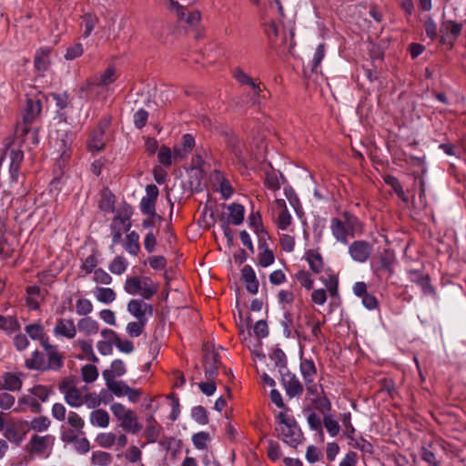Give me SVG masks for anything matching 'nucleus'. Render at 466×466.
Masks as SVG:
<instances>
[{
  "instance_id": "35",
  "label": "nucleus",
  "mask_w": 466,
  "mask_h": 466,
  "mask_svg": "<svg viewBox=\"0 0 466 466\" xmlns=\"http://www.w3.org/2000/svg\"><path fill=\"white\" fill-rule=\"evenodd\" d=\"M305 258L314 273L321 272L323 268V260L320 254L316 250H308L305 254Z\"/></svg>"
},
{
  "instance_id": "56",
  "label": "nucleus",
  "mask_w": 466,
  "mask_h": 466,
  "mask_svg": "<svg viewBox=\"0 0 466 466\" xmlns=\"http://www.w3.org/2000/svg\"><path fill=\"white\" fill-rule=\"evenodd\" d=\"M191 416L194 420L201 425H205L208 422V412L202 406H197L192 409Z\"/></svg>"
},
{
  "instance_id": "25",
  "label": "nucleus",
  "mask_w": 466,
  "mask_h": 466,
  "mask_svg": "<svg viewBox=\"0 0 466 466\" xmlns=\"http://www.w3.org/2000/svg\"><path fill=\"white\" fill-rule=\"evenodd\" d=\"M89 422L92 426L97 428H107L110 422V417L106 410L96 409L91 411Z\"/></svg>"
},
{
  "instance_id": "4",
  "label": "nucleus",
  "mask_w": 466,
  "mask_h": 466,
  "mask_svg": "<svg viewBox=\"0 0 466 466\" xmlns=\"http://www.w3.org/2000/svg\"><path fill=\"white\" fill-rule=\"evenodd\" d=\"M124 290L129 295L149 299L157 292L158 284L146 276H133L125 280Z\"/></svg>"
},
{
  "instance_id": "31",
  "label": "nucleus",
  "mask_w": 466,
  "mask_h": 466,
  "mask_svg": "<svg viewBox=\"0 0 466 466\" xmlns=\"http://www.w3.org/2000/svg\"><path fill=\"white\" fill-rule=\"evenodd\" d=\"M127 372L126 365L121 360H115L111 363L110 370H106L103 372L104 380L107 379L116 380V377H121Z\"/></svg>"
},
{
  "instance_id": "12",
  "label": "nucleus",
  "mask_w": 466,
  "mask_h": 466,
  "mask_svg": "<svg viewBox=\"0 0 466 466\" xmlns=\"http://www.w3.org/2000/svg\"><path fill=\"white\" fill-rule=\"evenodd\" d=\"M77 332L75 322L71 319L59 318L53 329L54 336L57 339H72Z\"/></svg>"
},
{
  "instance_id": "63",
  "label": "nucleus",
  "mask_w": 466,
  "mask_h": 466,
  "mask_svg": "<svg viewBox=\"0 0 466 466\" xmlns=\"http://www.w3.org/2000/svg\"><path fill=\"white\" fill-rule=\"evenodd\" d=\"M67 423L76 431H82L85 426L84 420L75 411H70L67 416Z\"/></svg>"
},
{
  "instance_id": "26",
  "label": "nucleus",
  "mask_w": 466,
  "mask_h": 466,
  "mask_svg": "<svg viewBox=\"0 0 466 466\" xmlns=\"http://www.w3.org/2000/svg\"><path fill=\"white\" fill-rule=\"evenodd\" d=\"M228 221L233 225H240L244 220L245 208L238 203H231L227 207Z\"/></svg>"
},
{
  "instance_id": "39",
  "label": "nucleus",
  "mask_w": 466,
  "mask_h": 466,
  "mask_svg": "<svg viewBox=\"0 0 466 466\" xmlns=\"http://www.w3.org/2000/svg\"><path fill=\"white\" fill-rule=\"evenodd\" d=\"M113 457L109 452L103 451H93L91 463L96 466H108L112 463Z\"/></svg>"
},
{
  "instance_id": "51",
  "label": "nucleus",
  "mask_w": 466,
  "mask_h": 466,
  "mask_svg": "<svg viewBox=\"0 0 466 466\" xmlns=\"http://www.w3.org/2000/svg\"><path fill=\"white\" fill-rule=\"evenodd\" d=\"M158 161L161 165L169 167L172 164V161L180 160L179 158L174 157V152L170 150L167 147H161L159 148L158 154H157Z\"/></svg>"
},
{
  "instance_id": "40",
  "label": "nucleus",
  "mask_w": 466,
  "mask_h": 466,
  "mask_svg": "<svg viewBox=\"0 0 466 466\" xmlns=\"http://www.w3.org/2000/svg\"><path fill=\"white\" fill-rule=\"evenodd\" d=\"M4 388L15 391L19 390L22 387V380L18 374L5 373L3 377Z\"/></svg>"
},
{
  "instance_id": "8",
  "label": "nucleus",
  "mask_w": 466,
  "mask_h": 466,
  "mask_svg": "<svg viewBox=\"0 0 466 466\" xmlns=\"http://www.w3.org/2000/svg\"><path fill=\"white\" fill-rule=\"evenodd\" d=\"M266 33L272 46L275 47H283L290 51L295 46L293 41L295 33L292 28L287 33L277 24L272 22L267 25Z\"/></svg>"
},
{
  "instance_id": "19",
  "label": "nucleus",
  "mask_w": 466,
  "mask_h": 466,
  "mask_svg": "<svg viewBox=\"0 0 466 466\" xmlns=\"http://www.w3.org/2000/svg\"><path fill=\"white\" fill-rule=\"evenodd\" d=\"M241 277L247 290L255 295L258 291V280L251 266L245 265L241 269Z\"/></svg>"
},
{
  "instance_id": "6",
  "label": "nucleus",
  "mask_w": 466,
  "mask_h": 466,
  "mask_svg": "<svg viewBox=\"0 0 466 466\" xmlns=\"http://www.w3.org/2000/svg\"><path fill=\"white\" fill-rule=\"evenodd\" d=\"M110 410L115 417L120 421V426L126 431L137 433L141 431L142 426L138 422L135 412L127 409L121 403H114L111 405Z\"/></svg>"
},
{
  "instance_id": "64",
  "label": "nucleus",
  "mask_w": 466,
  "mask_h": 466,
  "mask_svg": "<svg viewBox=\"0 0 466 466\" xmlns=\"http://www.w3.org/2000/svg\"><path fill=\"white\" fill-rule=\"evenodd\" d=\"M97 266V259L95 255H89L86 257L82 264H81V269L85 271L86 274L94 273V271L96 269Z\"/></svg>"
},
{
  "instance_id": "46",
  "label": "nucleus",
  "mask_w": 466,
  "mask_h": 466,
  "mask_svg": "<svg viewBox=\"0 0 466 466\" xmlns=\"http://www.w3.org/2000/svg\"><path fill=\"white\" fill-rule=\"evenodd\" d=\"M82 380L86 383H92L98 378V370L93 364H86L81 368Z\"/></svg>"
},
{
  "instance_id": "14",
  "label": "nucleus",
  "mask_w": 466,
  "mask_h": 466,
  "mask_svg": "<svg viewBox=\"0 0 466 466\" xmlns=\"http://www.w3.org/2000/svg\"><path fill=\"white\" fill-rule=\"evenodd\" d=\"M159 191L156 185H147L146 187V195L141 198L139 207L142 213L155 217V203L158 197Z\"/></svg>"
},
{
  "instance_id": "50",
  "label": "nucleus",
  "mask_w": 466,
  "mask_h": 466,
  "mask_svg": "<svg viewBox=\"0 0 466 466\" xmlns=\"http://www.w3.org/2000/svg\"><path fill=\"white\" fill-rule=\"evenodd\" d=\"M307 421H308L309 428L312 431H317L319 434V436L322 438L323 437V430H322L323 420H321L320 417L317 413L310 411L307 415Z\"/></svg>"
},
{
  "instance_id": "41",
  "label": "nucleus",
  "mask_w": 466,
  "mask_h": 466,
  "mask_svg": "<svg viewBox=\"0 0 466 466\" xmlns=\"http://www.w3.org/2000/svg\"><path fill=\"white\" fill-rule=\"evenodd\" d=\"M97 17L94 15L86 14L83 15L81 27L83 28L82 36L84 38H86L91 35V33L93 32L94 28L97 24Z\"/></svg>"
},
{
  "instance_id": "38",
  "label": "nucleus",
  "mask_w": 466,
  "mask_h": 466,
  "mask_svg": "<svg viewBox=\"0 0 466 466\" xmlns=\"http://www.w3.org/2000/svg\"><path fill=\"white\" fill-rule=\"evenodd\" d=\"M0 329L7 334H13L20 329V324L12 316H0Z\"/></svg>"
},
{
  "instance_id": "2",
  "label": "nucleus",
  "mask_w": 466,
  "mask_h": 466,
  "mask_svg": "<svg viewBox=\"0 0 466 466\" xmlns=\"http://www.w3.org/2000/svg\"><path fill=\"white\" fill-rule=\"evenodd\" d=\"M276 431L278 436L286 444L296 448L302 442L303 434L294 417L286 410L279 413L277 417Z\"/></svg>"
},
{
  "instance_id": "13",
  "label": "nucleus",
  "mask_w": 466,
  "mask_h": 466,
  "mask_svg": "<svg viewBox=\"0 0 466 466\" xmlns=\"http://www.w3.org/2000/svg\"><path fill=\"white\" fill-rule=\"evenodd\" d=\"M27 433L26 421H14L6 425L5 429V437L15 445H19Z\"/></svg>"
},
{
  "instance_id": "32",
  "label": "nucleus",
  "mask_w": 466,
  "mask_h": 466,
  "mask_svg": "<svg viewBox=\"0 0 466 466\" xmlns=\"http://www.w3.org/2000/svg\"><path fill=\"white\" fill-rule=\"evenodd\" d=\"M124 248L126 251L133 256H136L140 251L139 245V235L131 231L127 234L125 241H124Z\"/></svg>"
},
{
  "instance_id": "55",
  "label": "nucleus",
  "mask_w": 466,
  "mask_h": 466,
  "mask_svg": "<svg viewBox=\"0 0 466 466\" xmlns=\"http://www.w3.org/2000/svg\"><path fill=\"white\" fill-rule=\"evenodd\" d=\"M291 232H279L280 238V245L286 252H291L295 247V239L290 235Z\"/></svg>"
},
{
  "instance_id": "60",
  "label": "nucleus",
  "mask_w": 466,
  "mask_h": 466,
  "mask_svg": "<svg viewBox=\"0 0 466 466\" xmlns=\"http://www.w3.org/2000/svg\"><path fill=\"white\" fill-rule=\"evenodd\" d=\"M84 53L83 46L80 43H76L67 47L66 52L65 54V58L66 60H74L79 56H81Z\"/></svg>"
},
{
  "instance_id": "37",
  "label": "nucleus",
  "mask_w": 466,
  "mask_h": 466,
  "mask_svg": "<svg viewBox=\"0 0 466 466\" xmlns=\"http://www.w3.org/2000/svg\"><path fill=\"white\" fill-rule=\"evenodd\" d=\"M106 385L107 389L116 397H124L129 389V386L122 380H116L113 379H107Z\"/></svg>"
},
{
  "instance_id": "29",
  "label": "nucleus",
  "mask_w": 466,
  "mask_h": 466,
  "mask_svg": "<svg viewBox=\"0 0 466 466\" xmlns=\"http://www.w3.org/2000/svg\"><path fill=\"white\" fill-rule=\"evenodd\" d=\"M76 345L79 347L82 351V353L77 357L79 360H88L93 363H97L99 361L98 358L94 352L91 341L79 339L76 342Z\"/></svg>"
},
{
  "instance_id": "48",
  "label": "nucleus",
  "mask_w": 466,
  "mask_h": 466,
  "mask_svg": "<svg viewBox=\"0 0 466 466\" xmlns=\"http://www.w3.org/2000/svg\"><path fill=\"white\" fill-rule=\"evenodd\" d=\"M295 279L299 281V283L303 287L304 289L309 290L313 289L314 285V279L312 278L311 274L304 269L299 270L295 274Z\"/></svg>"
},
{
  "instance_id": "33",
  "label": "nucleus",
  "mask_w": 466,
  "mask_h": 466,
  "mask_svg": "<svg viewBox=\"0 0 466 466\" xmlns=\"http://www.w3.org/2000/svg\"><path fill=\"white\" fill-rule=\"evenodd\" d=\"M77 329L86 336L96 334L99 330L98 322L89 317L83 318L77 322Z\"/></svg>"
},
{
  "instance_id": "22",
  "label": "nucleus",
  "mask_w": 466,
  "mask_h": 466,
  "mask_svg": "<svg viewBox=\"0 0 466 466\" xmlns=\"http://www.w3.org/2000/svg\"><path fill=\"white\" fill-rule=\"evenodd\" d=\"M299 368L306 385L313 383L317 373L314 361L312 360L301 359Z\"/></svg>"
},
{
  "instance_id": "28",
  "label": "nucleus",
  "mask_w": 466,
  "mask_h": 466,
  "mask_svg": "<svg viewBox=\"0 0 466 466\" xmlns=\"http://www.w3.org/2000/svg\"><path fill=\"white\" fill-rule=\"evenodd\" d=\"M195 139L190 134H186L182 137L180 147H174V157L182 159L184 158L194 147Z\"/></svg>"
},
{
  "instance_id": "54",
  "label": "nucleus",
  "mask_w": 466,
  "mask_h": 466,
  "mask_svg": "<svg viewBox=\"0 0 466 466\" xmlns=\"http://www.w3.org/2000/svg\"><path fill=\"white\" fill-rule=\"evenodd\" d=\"M325 45L319 44L318 47L315 50L314 56L310 62L311 70L313 72H316L318 67L319 66L321 61L323 60L325 56Z\"/></svg>"
},
{
  "instance_id": "9",
  "label": "nucleus",
  "mask_w": 466,
  "mask_h": 466,
  "mask_svg": "<svg viewBox=\"0 0 466 466\" xmlns=\"http://www.w3.org/2000/svg\"><path fill=\"white\" fill-rule=\"evenodd\" d=\"M59 390L64 394L65 400L69 406L78 408L84 404V396L72 380L65 379L59 385Z\"/></svg>"
},
{
  "instance_id": "7",
  "label": "nucleus",
  "mask_w": 466,
  "mask_h": 466,
  "mask_svg": "<svg viewBox=\"0 0 466 466\" xmlns=\"http://www.w3.org/2000/svg\"><path fill=\"white\" fill-rule=\"evenodd\" d=\"M273 223L279 232H293V218L284 199L277 198L273 203Z\"/></svg>"
},
{
  "instance_id": "3",
  "label": "nucleus",
  "mask_w": 466,
  "mask_h": 466,
  "mask_svg": "<svg viewBox=\"0 0 466 466\" xmlns=\"http://www.w3.org/2000/svg\"><path fill=\"white\" fill-rule=\"evenodd\" d=\"M330 228L337 241L347 244L349 238L361 232V223L356 217L345 213L341 219H331Z\"/></svg>"
},
{
  "instance_id": "57",
  "label": "nucleus",
  "mask_w": 466,
  "mask_h": 466,
  "mask_svg": "<svg viewBox=\"0 0 466 466\" xmlns=\"http://www.w3.org/2000/svg\"><path fill=\"white\" fill-rule=\"evenodd\" d=\"M93 280L101 285H109L112 283V277L103 268H96L94 271Z\"/></svg>"
},
{
  "instance_id": "61",
  "label": "nucleus",
  "mask_w": 466,
  "mask_h": 466,
  "mask_svg": "<svg viewBox=\"0 0 466 466\" xmlns=\"http://www.w3.org/2000/svg\"><path fill=\"white\" fill-rule=\"evenodd\" d=\"M30 393L34 395L39 401H46L50 394V390L46 386L36 385L33 387Z\"/></svg>"
},
{
  "instance_id": "47",
  "label": "nucleus",
  "mask_w": 466,
  "mask_h": 466,
  "mask_svg": "<svg viewBox=\"0 0 466 466\" xmlns=\"http://www.w3.org/2000/svg\"><path fill=\"white\" fill-rule=\"evenodd\" d=\"M106 394V392L101 391L100 394H96V392H91L84 396V404L86 405L88 409H95L102 402L106 403V400L103 399L102 395Z\"/></svg>"
},
{
  "instance_id": "5",
  "label": "nucleus",
  "mask_w": 466,
  "mask_h": 466,
  "mask_svg": "<svg viewBox=\"0 0 466 466\" xmlns=\"http://www.w3.org/2000/svg\"><path fill=\"white\" fill-rule=\"evenodd\" d=\"M56 438L54 435L33 434L25 446V451L31 459L48 458L52 452Z\"/></svg>"
},
{
  "instance_id": "30",
  "label": "nucleus",
  "mask_w": 466,
  "mask_h": 466,
  "mask_svg": "<svg viewBox=\"0 0 466 466\" xmlns=\"http://www.w3.org/2000/svg\"><path fill=\"white\" fill-rule=\"evenodd\" d=\"M51 48L50 47H41L39 48L35 56V66L38 71H46L49 67L50 65V56Z\"/></svg>"
},
{
  "instance_id": "21",
  "label": "nucleus",
  "mask_w": 466,
  "mask_h": 466,
  "mask_svg": "<svg viewBox=\"0 0 466 466\" xmlns=\"http://www.w3.org/2000/svg\"><path fill=\"white\" fill-rule=\"evenodd\" d=\"M50 351L46 352V370H58L64 365V356L57 348H50Z\"/></svg>"
},
{
  "instance_id": "52",
  "label": "nucleus",
  "mask_w": 466,
  "mask_h": 466,
  "mask_svg": "<svg viewBox=\"0 0 466 466\" xmlns=\"http://www.w3.org/2000/svg\"><path fill=\"white\" fill-rule=\"evenodd\" d=\"M147 323V321L137 319L136 321H131L127 323L126 327L127 333L130 337L137 338L142 334Z\"/></svg>"
},
{
  "instance_id": "58",
  "label": "nucleus",
  "mask_w": 466,
  "mask_h": 466,
  "mask_svg": "<svg viewBox=\"0 0 466 466\" xmlns=\"http://www.w3.org/2000/svg\"><path fill=\"white\" fill-rule=\"evenodd\" d=\"M25 329L32 339H42L44 338V328L38 323L27 325Z\"/></svg>"
},
{
  "instance_id": "59",
  "label": "nucleus",
  "mask_w": 466,
  "mask_h": 466,
  "mask_svg": "<svg viewBox=\"0 0 466 466\" xmlns=\"http://www.w3.org/2000/svg\"><path fill=\"white\" fill-rule=\"evenodd\" d=\"M93 310V305L87 299H79L76 303V312L80 316H86Z\"/></svg>"
},
{
  "instance_id": "62",
  "label": "nucleus",
  "mask_w": 466,
  "mask_h": 466,
  "mask_svg": "<svg viewBox=\"0 0 466 466\" xmlns=\"http://www.w3.org/2000/svg\"><path fill=\"white\" fill-rule=\"evenodd\" d=\"M209 441V434L204 431L198 432L193 435L192 441L195 447L198 450H203L207 447Z\"/></svg>"
},
{
  "instance_id": "1",
  "label": "nucleus",
  "mask_w": 466,
  "mask_h": 466,
  "mask_svg": "<svg viewBox=\"0 0 466 466\" xmlns=\"http://www.w3.org/2000/svg\"><path fill=\"white\" fill-rule=\"evenodd\" d=\"M117 79L116 70L109 66L103 72H100L95 78L86 80L81 86V96L86 99H96L104 90H108L109 86Z\"/></svg>"
},
{
  "instance_id": "36",
  "label": "nucleus",
  "mask_w": 466,
  "mask_h": 466,
  "mask_svg": "<svg viewBox=\"0 0 466 466\" xmlns=\"http://www.w3.org/2000/svg\"><path fill=\"white\" fill-rule=\"evenodd\" d=\"M104 131L101 127L95 129L91 135L90 138L87 142V147L90 151L97 152L100 151L104 147V139H103Z\"/></svg>"
},
{
  "instance_id": "20",
  "label": "nucleus",
  "mask_w": 466,
  "mask_h": 466,
  "mask_svg": "<svg viewBox=\"0 0 466 466\" xmlns=\"http://www.w3.org/2000/svg\"><path fill=\"white\" fill-rule=\"evenodd\" d=\"M46 352L42 353L38 350H35L29 358L25 359V365L29 370L46 371Z\"/></svg>"
},
{
  "instance_id": "16",
  "label": "nucleus",
  "mask_w": 466,
  "mask_h": 466,
  "mask_svg": "<svg viewBox=\"0 0 466 466\" xmlns=\"http://www.w3.org/2000/svg\"><path fill=\"white\" fill-rule=\"evenodd\" d=\"M56 148L60 152L58 162H66L70 157V148L73 142V134L66 131H57Z\"/></svg>"
},
{
  "instance_id": "15",
  "label": "nucleus",
  "mask_w": 466,
  "mask_h": 466,
  "mask_svg": "<svg viewBox=\"0 0 466 466\" xmlns=\"http://www.w3.org/2000/svg\"><path fill=\"white\" fill-rule=\"evenodd\" d=\"M127 311L137 320L147 322V314L152 315L153 308L151 305L140 299H131L127 303Z\"/></svg>"
},
{
  "instance_id": "17",
  "label": "nucleus",
  "mask_w": 466,
  "mask_h": 466,
  "mask_svg": "<svg viewBox=\"0 0 466 466\" xmlns=\"http://www.w3.org/2000/svg\"><path fill=\"white\" fill-rule=\"evenodd\" d=\"M170 7L176 9L177 15L181 20H185L189 25H196L201 18L200 12L198 10L187 11L185 7L181 6L177 2L170 0Z\"/></svg>"
},
{
  "instance_id": "10",
  "label": "nucleus",
  "mask_w": 466,
  "mask_h": 466,
  "mask_svg": "<svg viewBox=\"0 0 466 466\" xmlns=\"http://www.w3.org/2000/svg\"><path fill=\"white\" fill-rule=\"evenodd\" d=\"M97 445L104 449H110L116 446V450H121L127 444V437L124 433L102 432L95 439Z\"/></svg>"
},
{
  "instance_id": "18",
  "label": "nucleus",
  "mask_w": 466,
  "mask_h": 466,
  "mask_svg": "<svg viewBox=\"0 0 466 466\" xmlns=\"http://www.w3.org/2000/svg\"><path fill=\"white\" fill-rule=\"evenodd\" d=\"M258 248V260L259 266L267 268L272 265L275 261V256L273 251L268 248L263 237H259Z\"/></svg>"
},
{
  "instance_id": "34",
  "label": "nucleus",
  "mask_w": 466,
  "mask_h": 466,
  "mask_svg": "<svg viewBox=\"0 0 466 466\" xmlns=\"http://www.w3.org/2000/svg\"><path fill=\"white\" fill-rule=\"evenodd\" d=\"M214 179L219 185V192L223 198L228 199L233 195L234 189L229 181L225 178L224 175L219 171H215Z\"/></svg>"
},
{
  "instance_id": "42",
  "label": "nucleus",
  "mask_w": 466,
  "mask_h": 466,
  "mask_svg": "<svg viewBox=\"0 0 466 466\" xmlns=\"http://www.w3.org/2000/svg\"><path fill=\"white\" fill-rule=\"evenodd\" d=\"M248 226L259 237H265L266 233L262 226L261 216L259 212H252L248 219Z\"/></svg>"
},
{
  "instance_id": "43",
  "label": "nucleus",
  "mask_w": 466,
  "mask_h": 466,
  "mask_svg": "<svg viewBox=\"0 0 466 466\" xmlns=\"http://www.w3.org/2000/svg\"><path fill=\"white\" fill-rule=\"evenodd\" d=\"M128 267L127 260L122 256H116L109 264L108 269L115 275H122Z\"/></svg>"
},
{
  "instance_id": "11",
  "label": "nucleus",
  "mask_w": 466,
  "mask_h": 466,
  "mask_svg": "<svg viewBox=\"0 0 466 466\" xmlns=\"http://www.w3.org/2000/svg\"><path fill=\"white\" fill-rule=\"evenodd\" d=\"M372 250V245L365 240H355L349 246L350 258L358 263L366 262L370 257Z\"/></svg>"
},
{
  "instance_id": "45",
  "label": "nucleus",
  "mask_w": 466,
  "mask_h": 466,
  "mask_svg": "<svg viewBox=\"0 0 466 466\" xmlns=\"http://www.w3.org/2000/svg\"><path fill=\"white\" fill-rule=\"evenodd\" d=\"M50 425V420L44 416L34 418L29 423H27V427L36 432L47 431Z\"/></svg>"
},
{
  "instance_id": "23",
  "label": "nucleus",
  "mask_w": 466,
  "mask_h": 466,
  "mask_svg": "<svg viewBox=\"0 0 466 466\" xmlns=\"http://www.w3.org/2000/svg\"><path fill=\"white\" fill-rule=\"evenodd\" d=\"M233 76L235 79L241 85L248 86L254 92L255 96H260L261 88L259 84L256 83L246 72L238 67L234 70Z\"/></svg>"
},
{
  "instance_id": "53",
  "label": "nucleus",
  "mask_w": 466,
  "mask_h": 466,
  "mask_svg": "<svg viewBox=\"0 0 466 466\" xmlns=\"http://www.w3.org/2000/svg\"><path fill=\"white\" fill-rule=\"evenodd\" d=\"M126 461L129 463H137L141 461L142 451L137 446H130L123 454Z\"/></svg>"
},
{
  "instance_id": "27",
  "label": "nucleus",
  "mask_w": 466,
  "mask_h": 466,
  "mask_svg": "<svg viewBox=\"0 0 466 466\" xmlns=\"http://www.w3.org/2000/svg\"><path fill=\"white\" fill-rule=\"evenodd\" d=\"M95 299L103 304H110L116 299V291L111 288L95 287L93 289Z\"/></svg>"
},
{
  "instance_id": "44",
  "label": "nucleus",
  "mask_w": 466,
  "mask_h": 466,
  "mask_svg": "<svg viewBox=\"0 0 466 466\" xmlns=\"http://www.w3.org/2000/svg\"><path fill=\"white\" fill-rule=\"evenodd\" d=\"M323 425L330 437H336L340 430L339 424L335 417L330 414H324Z\"/></svg>"
},
{
  "instance_id": "24",
  "label": "nucleus",
  "mask_w": 466,
  "mask_h": 466,
  "mask_svg": "<svg viewBox=\"0 0 466 466\" xmlns=\"http://www.w3.org/2000/svg\"><path fill=\"white\" fill-rule=\"evenodd\" d=\"M41 102L37 99H28L26 102L25 112L23 116L25 124L32 123L41 113Z\"/></svg>"
},
{
  "instance_id": "49",
  "label": "nucleus",
  "mask_w": 466,
  "mask_h": 466,
  "mask_svg": "<svg viewBox=\"0 0 466 466\" xmlns=\"http://www.w3.org/2000/svg\"><path fill=\"white\" fill-rule=\"evenodd\" d=\"M284 383H285L286 392L291 398L301 394L303 391V388H302L301 384L294 377L290 378L288 380H285Z\"/></svg>"
}]
</instances>
